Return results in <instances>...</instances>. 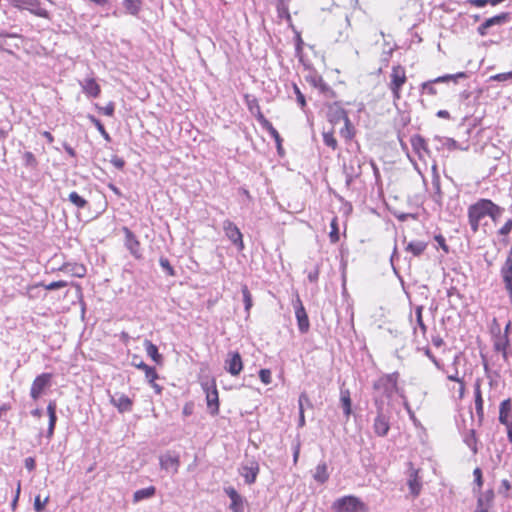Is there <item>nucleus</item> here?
Masks as SVG:
<instances>
[{
    "mask_svg": "<svg viewBox=\"0 0 512 512\" xmlns=\"http://www.w3.org/2000/svg\"><path fill=\"white\" fill-rule=\"evenodd\" d=\"M399 373L393 372L384 374L373 383L374 396L373 401L376 405V399L379 398L383 402L385 399H391L394 394L400 393L398 387Z\"/></svg>",
    "mask_w": 512,
    "mask_h": 512,
    "instance_id": "obj_1",
    "label": "nucleus"
},
{
    "mask_svg": "<svg viewBox=\"0 0 512 512\" xmlns=\"http://www.w3.org/2000/svg\"><path fill=\"white\" fill-rule=\"evenodd\" d=\"M488 199H480L468 208V221L473 233L479 230L480 222L488 216Z\"/></svg>",
    "mask_w": 512,
    "mask_h": 512,
    "instance_id": "obj_2",
    "label": "nucleus"
},
{
    "mask_svg": "<svg viewBox=\"0 0 512 512\" xmlns=\"http://www.w3.org/2000/svg\"><path fill=\"white\" fill-rule=\"evenodd\" d=\"M334 512H366V505L356 496L348 495L336 499L332 504Z\"/></svg>",
    "mask_w": 512,
    "mask_h": 512,
    "instance_id": "obj_3",
    "label": "nucleus"
},
{
    "mask_svg": "<svg viewBox=\"0 0 512 512\" xmlns=\"http://www.w3.org/2000/svg\"><path fill=\"white\" fill-rule=\"evenodd\" d=\"M407 465L408 469L405 472L406 485L409 489L407 497L415 499L420 495L423 486L422 478L419 475L420 469L415 468L412 462H409Z\"/></svg>",
    "mask_w": 512,
    "mask_h": 512,
    "instance_id": "obj_4",
    "label": "nucleus"
},
{
    "mask_svg": "<svg viewBox=\"0 0 512 512\" xmlns=\"http://www.w3.org/2000/svg\"><path fill=\"white\" fill-rule=\"evenodd\" d=\"M406 81L407 77L405 68L401 65L393 66L391 69L390 82L388 87L392 92L394 101H397L401 98V89Z\"/></svg>",
    "mask_w": 512,
    "mask_h": 512,
    "instance_id": "obj_5",
    "label": "nucleus"
},
{
    "mask_svg": "<svg viewBox=\"0 0 512 512\" xmlns=\"http://www.w3.org/2000/svg\"><path fill=\"white\" fill-rule=\"evenodd\" d=\"M201 386L206 394L207 408L211 415H217L219 412V396L214 379L201 381Z\"/></svg>",
    "mask_w": 512,
    "mask_h": 512,
    "instance_id": "obj_6",
    "label": "nucleus"
},
{
    "mask_svg": "<svg viewBox=\"0 0 512 512\" xmlns=\"http://www.w3.org/2000/svg\"><path fill=\"white\" fill-rule=\"evenodd\" d=\"M246 99H247V106H248V109L253 111V108H252V104L256 106L257 108V111H258V115H257V120L258 122L261 124V126L266 129L269 134L273 137V139L275 140L276 144H277V148H278V151L281 152L282 150V147H281V142H282V139L278 133V131L273 127V125L271 124V122L269 120H267L265 118V116L262 114L261 112V109H260V106L258 104V101L256 98H252V99H249L248 96H246Z\"/></svg>",
    "mask_w": 512,
    "mask_h": 512,
    "instance_id": "obj_7",
    "label": "nucleus"
},
{
    "mask_svg": "<svg viewBox=\"0 0 512 512\" xmlns=\"http://www.w3.org/2000/svg\"><path fill=\"white\" fill-rule=\"evenodd\" d=\"M377 416L374 419L373 429L376 435L384 437L390 429L389 417L384 413V403L376 399Z\"/></svg>",
    "mask_w": 512,
    "mask_h": 512,
    "instance_id": "obj_8",
    "label": "nucleus"
},
{
    "mask_svg": "<svg viewBox=\"0 0 512 512\" xmlns=\"http://www.w3.org/2000/svg\"><path fill=\"white\" fill-rule=\"evenodd\" d=\"M361 160L355 156L352 157L348 163L343 164V173L345 175V184L349 188L355 179L359 178L362 174Z\"/></svg>",
    "mask_w": 512,
    "mask_h": 512,
    "instance_id": "obj_9",
    "label": "nucleus"
},
{
    "mask_svg": "<svg viewBox=\"0 0 512 512\" xmlns=\"http://www.w3.org/2000/svg\"><path fill=\"white\" fill-rule=\"evenodd\" d=\"M259 471V464L254 459L246 461L239 468V474L244 478L245 483L248 485L255 483Z\"/></svg>",
    "mask_w": 512,
    "mask_h": 512,
    "instance_id": "obj_10",
    "label": "nucleus"
},
{
    "mask_svg": "<svg viewBox=\"0 0 512 512\" xmlns=\"http://www.w3.org/2000/svg\"><path fill=\"white\" fill-rule=\"evenodd\" d=\"M499 420L506 426L508 440L512 443V402L510 399L501 402Z\"/></svg>",
    "mask_w": 512,
    "mask_h": 512,
    "instance_id": "obj_11",
    "label": "nucleus"
},
{
    "mask_svg": "<svg viewBox=\"0 0 512 512\" xmlns=\"http://www.w3.org/2000/svg\"><path fill=\"white\" fill-rule=\"evenodd\" d=\"M51 379L52 374L50 373H42L34 379L30 389V396L33 400L40 398L44 389L50 385Z\"/></svg>",
    "mask_w": 512,
    "mask_h": 512,
    "instance_id": "obj_12",
    "label": "nucleus"
},
{
    "mask_svg": "<svg viewBox=\"0 0 512 512\" xmlns=\"http://www.w3.org/2000/svg\"><path fill=\"white\" fill-rule=\"evenodd\" d=\"M13 2L18 8L27 9L32 14L42 18H49V12L40 7L38 0H13Z\"/></svg>",
    "mask_w": 512,
    "mask_h": 512,
    "instance_id": "obj_13",
    "label": "nucleus"
},
{
    "mask_svg": "<svg viewBox=\"0 0 512 512\" xmlns=\"http://www.w3.org/2000/svg\"><path fill=\"white\" fill-rule=\"evenodd\" d=\"M225 369L232 376H237L243 369V362L239 352L230 351L225 360Z\"/></svg>",
    "mask_w": 512,
    "mask_h": 512,
    "instance_id": "obj_14",
    "label": "nucleus"
},
{
    "mask_svg": "<svg viewBox=\"0 0 512 512\" xmlns=\"http://www.w3.org/2000/svg\"><path fill=\"white\" fill-rule=\"evenodd\" d=\"M159 463H160L161 469H164L166 471L172 472L173 474H176L180 467V458H179V455L168 451L159 457Z\"/></svg>",
    "mask_w": 512,
    "mask_h": 512,
    "instance_id": "obj_15",
    "label": "nucleus"
},
{
    "mask_svg": "<svg viewBox=\"0 0 512 512\" xmlns=\"http://www.w3.org/2000/svg\"><path fill=\"white\" fill-rule=\"evenodd\" d=\"M122 231L125 235L126 248L136 259H141L142 253L140 248V242L138 241L136 235L128 227H123Z\"/></svg>",
    "mask_w": 512,
    "mask_h": 512,
    "instance_id": "obj_16",
    "label": "nucleus"
},
{
    "mask_svg": "<svg viewBox=\"0 0 512 512\" xmlns=\"http://www.w3.org/2000/svg\"><path fill=\"white\" fill-rule=\"evenodd\" d=\"M467 75L466 73L464 72H459V73H456V74H447V75H444V76H440L434 80H430V81H427V82H424L422 84V90L423 92H427L428 94L430 95H435L436 94V89L434 88V83H440V82H448L450 80H454L456 81L458 78H466Z\"/></svg>",
    "mask_w": 512,
    "mask_h": 512,
    "instance_id": "obj_17",
    "label": "nucleus"
},
{
    "mask_svg": "<svg viewBox=\"0 0 512 512\" xmlns=\"http://www.w3.org/2000/svg\"><path fill=\"white\" fill-rule=\"evenodd\" d=\"M223 230L230 241L237 245L239 249H243L242 233L232 221L225 220L223 222Z\"/></svg>",
    "mask_w": 512,
    "mask_h": 512,
    "instance_id": "obj_18",
    "label": "nucleus"
},
{
    "mask_svg": "<svg viewBox=\"0 0 512 512\" xmlns=\"http://www.w3.org/2000/svg\"><path fill=\"white\" fill-rule=\"evenodd\" d=\"M294 308H295V316L297 319L299 331L301 333L308 332L309 327H310L308 315H307L306 310L299 298H297L296 303L294 304Z\"/></svg>",
    "mask_w": 512,
    "mask_h": 512,
    "instance_id": "obj_19",
    "label": "nucleus"
},
{
    "mask_svg": "<svg viewBox=\"0 0 512 512\" xmlns=\"http://www.w3.org/2000/svg\"><path fill=\"white\" fill-rule=\"evenodd\" d=\"M225 493L231 500L230 509L232 512H244V498L235 490L234 487H226Z\"/></svg>",
    "mask_w": 512,
    "mask_h": 512,
    "instance_id": "obj_20",
    "label": "nucleus"
},
{
    "mask_svg": "<svg viewBox=\"0 0 512 512\" xmlns=\"http://www.w3.org/2000/svg\"><path fill=\"white\" fill-rule=\"evenodd\" d=\"M337 114L339 119H343L344 127L340 130V135L342 138L346 140H351L354 137L355 131L354 127L351 124L349 117L346 111L342 108L337 109Z\"/></svg>",
    "mask_w": 512,
    "mask_h": 512,
    "instance_id": "obj_21",
    "label": "nucleus"
},
{
    "mask_svg": "<svg viewBox=\"0 0 512 512\" xmlns=\"http://www.w3.org/2000/svg\"><path fill=\"white\" fill-rule=\"evenodd\" d=\"M110 402L118 409L120 413L129 412L132 410L133 402L125 394H115L111 396Z\"/></svg>",
    "mask_w": 512,
    "mask_h": 512,
    "instance_id": "obj_22",
    "label": "nucleus"
},
{
    "mask_svg": "<svg viewBox=\"0 0 512 512\" xmlns=\"http://www.w3.org/2000/svg\"><path fill=\"white\" fill-rule=\"evenodd\" d=\"M410 142L413 150L418 154V156L421 159L424 157L425 154H429L427 143L421 135H413L411 137Z\"/></svg>",
    "mask_w": 512,
    "mask_h": 512,
    "instance_id": "obj_23",
    "label": "nucleus"
},
{
    "mask_svg": "<svg viewBox=\"0 0 512 512\" xmlns=\"http://www.w3.org/2000/svg\"><path fill=\"white\" fill-rule=\"evenodd\" d=\"M329 477L327 463L324 461L320 462L313 472V479L320 484H324L328 481Z\"/></svg>",
    "mask_w": 512,
    "mask_h": 512,
    "instance_id": "obj_24",
    "label": "nucleus"
},
{
    "mask_svg": "<svg viewBox=\"0 0 512 512\" xmlns=\"http://www.w3.org/2000/svg\"><path fill=\"white\" fill-rule=\"evenodd\" d=\"M56 408H57V406H56L55 401H50L47 406V413L49 416V425H48V430H47L48 438H51L54 434V429H55V425H56V421H57Z\"/></svg>",
    "mask_w": 512,
    "mask_h": 512,
    "instance_id": "obj_25",
    "label": "nucleus"
},
{
    "mask_svg": "<svg viewBox=\"0 0 512 512\" xmlns=\"http://www.w3.org/2000/svg\"><path fill=\"white\" fill-rule=\"evenodd\" d=\"M299 405V422L298 426L303 427L305 425L304 407L308 406L312 408V403L306 393H301L298 399Z\"/></svg>",
    "mask_w": 512,
    "mask_h": 512,
    "instance_id": "obj_26",
    "label": "nucleus"
},
{
    "mask_svg": "<svg viewBox=\"0 0 512 512\" xmlns=\"http://www.w3.org/2000/svg\"><path fill=\"white\" fill-rule=\"evenodd\" d=\"M501 275L505 285H507V279L509 283L512 284V247L510 248L507 259L501 268Z\"/></svg>",
    "mask_w": 512,
    "mask_h": 512,
    "instance_id": "obj_27",
    "label": "nucleus"
},
{
    "mask_svg": "<svg viewBox=\"0 0 512 512\" xmlns=\"http://www.w3.org/2000/svg\"><path fill=\"white\" fill-rule=\"evenodd\" d=\"M83 91L91 97H98L100 94V86L93 78L85 79L82 84Z\"/></svg>",
    "mask_w": 512,
    "mask_h": 512,
    "instance_id": "obj_28",
    "label": "nucleus"
},
{
    "mask_svg": "<svg viewBox=\"0 0 512 512\" xmlns=\"http://www.w3.org/2000/svg\"><path fill=\"white\" fill-rule=\"evenodd\" d=\"M156 493V488L154 486H149L143 489H139L133 494V502L137 503L145 499H149L153 497Z\"/></svg>",
    "mask_w": 512,
    "mask_h": 512,
    "instance_id": "obj_29",
    "label": "nucleus"
},
{
    "mask_svg": "<svg viewBox=\"0 0 512 512\" xmlns=\"http://www.w3.org/2000/svg\"><path fill=\"white\" fill-rule=\"evenodd\" d=\"M432 190V199L434 200V202L441 204L443 195L441 191L440 178L437 174H435L432 178Z\"/></svg>",
    "mask_w": 512,
    "mask_h": 512,
    "instance_id": "obj_30",
    "label": "nucleus"
},
{
    "mask_svg": "<svg viewBox=\"0 0 512 512\" xmlns=\"http://www.w3.org/2000/svg\"><path fill=\"white\" fill-rule=\"evenodd\" d=\"M144 347H145L146 354L149 357H151L153 361H155L158 364L162 362V356L159 354L158 348L156 345H154L149 340H145Z\"/></svg>",
    "mask_w": 512,
    "mask_h": 512,
    "instance_id": "obj_31",
    "label": "nucleus"
},
{
    "mask_svg": "<svg viewBox=\"0 0 512 512\" xmlns=\"http://www.w3.org/2000/svg\"><path fill=\"white\" fill-rule=\"evenodd\" d=\"M427 243L424 241H411L406 246V251L414 256H420L426 249Z\"/></svg>",
    "mask_w": 512,
    "mask_h": 512,
    "instance_id": "obj_32",
    "label": "nucleus"
},
{
    "mask_svg": "<svg viewBox=\"0 0 512 512\" xmlns=\"http://www.w3.org/2000/svg\"><path fill=\"white\" fill-rule=\"evenodd\" d=\"M340 401L342 404L343 412L345 416L348 418L351 415V398L349 390H341L340 392Z\"/></svg>",
    "mask_w": 512,
    "mask_h": 512,
    "instance_id": "obj_33",
    "label": "nucleus"
},
{
    "mask_svg": "<svg viewBox=\"0 0 512 512\" xmlns=\"http://www.w3.org/2000/svg\"><path fill=\"white\" fill-rule=\"evenodd\" d=\"M135 366L145 372V377L148 382H153L158 378V374L155 368L148 366L143 361H140L138 364H135Z\"/></svg>",
    "mask_w": 512,
    "mask_h": 512,
    "instance_id": "obj_34",
    "label": "nucleus"
},
{
    "mask_svg": "<svg viewBox=\"0 0 512 512\" xmlns=\"http://www.w3.org/2000/svg\"><path fill=\"white\" fill-rule=\"evenodd\" d=\"M67 285H68V283L66 281H63V280L54 281V282H51L48 285H45L43 283H37V284H34V285L30 286L28 288V291L31 292V291L37 289L40 286L44 287L46 290H57V289L64 288Z\"/></svg>",
    "mask_w": 512,
    "mask_h": 512,
    "instance_id": "obj_35",
    "label": "nucleus"
},
{
    "mask_svg": "<svg viewBox=\"0 0 512 512\" xmlns=\"http://www.w3.org/2000/svg\"><path fill=\"white\" fill-rule=\"evenodd\" d=\"M510 20V14L508 12H503L498 15H495L491 18L486 19L487 24H489L490 27L495 25H502L507 23Z\"/></svg>",
    "mask_w": 512,
    "mask_h": 512,
    "instance_id": "obj_36",
    "label": "nucleus"
},
{
    "mask_svg": "<svg viewBox=\"0 0 512 512\" xmlns=\"http://www.w3.org/2000/svg\"><path fill=\"white\" fill-rule=\"evenodd\" d=\"M488 203L490 207H488V216L492 218L494 222L498 221V219L501 217L504 209L495 203H493L491 200L488 199Z\"/></svg>",
    "mask_w": 512,
    "mask_h": 512,
    "instance_id": "obj_37",
    "label": "nucleus"
},
{
    "mask_svg": "<svg viewBox=\"0 0 512 512\" xmlns=\"http://www.w3.org/2000/svg\"><path fill=\"white\" fill-rule=\"evenodd\" d=\"M140 3V0H124L123 6L129 14L136 15L140 10Z\"/></svg>",
    "mask_w": 512,
    "mask_h": 512,
    "instance_id": "obj_38",
    "label": "nucleus"
},
{
    "mask_svg": "<svg viewBox=\"0 0 512 512\" xmlns=\"http://www.w3.org/2000/svg\"><path fill=\"white\" fill-rule=\"evenodd\" d=\"M241 292H242V296H243V302L245 305V311L247 314H249L250 309L253 306L252 295H251L247 285H242Z\"/></svg>",
    "mask_w": 512,
    "mask_h": 512,
    "instance_id": "obj_39",
    "label": "nucleus"
},
{
    "mask_svg": "<svg viewBox=\"0 0 512 512\" xmlns=\"http://www.w3.org/2000/svg\"><path fill=\"white\" fill-rule=\"evenodd\" d=\"M474 394H475V408H476V412H477V414L479 416H482L483 415V399H482L481 389H480V385L479 384H477L475 386Z\"/></svg>",
    "mask_w": 512,
    "mask_h": 512,
    "instance_id": "obj_40",
    "label": "nucleus"
},
{
    "mask_svg": "<svg viewBox=\"0 0 512 512\" xmlns=\"http://www.w3.org/2000/svg\"><path fill=\"white\" fill-rule=\"evenodd\" d=\"M331 231L329 233V239L331 243H337L339 241V228H338V219L334 217L330 223Z\"/></svg>",
    "mask_w": 512,
    "mask_h": 512,
    "instance_id": "obj_41",
    "label": "nucleus"
},
{
    "mask_svg": "<svg viewBox=\"0 0 512 512\" xmlns=\"http://www.w3.org/2000/svg\"><path fill=\"white\" fill-rule=\"evenodd\" d=\"M69 201L73 203L77 208H84L87 205V201L81 197L77 192L73 191L69 194Z\"/></svg>",
    "mask_w": 512,
    "mask_h": 512,
    "instance_id": "obj_42",
    "label": "nucleus"
},
{
    "mask_svg": "<svg viewBox=\"0 0 512 512\" xmlns=\"http://www.w3.org/2000/svg\"><path fill=\"white\" fill-rule=\"evenodd\" d=\"M89 119L90 121L95 125V127L97 128V130L101 133V135L104 137L105 140L107 141H110V135L108 134V132L105 130V127L103 126V124L101 123V121L99 119H97L95 116L93 115H90L89 116Z\"/></svg>",
    "mask_w": 512,
    "mask_h": 512,
    "instance_id": "obj_43",
    "label": "nucleus"
},
{
    "mask_svg": "<svg viewBox=\"0 0 512 512\" xmlns=\"http://www.w3.org/2000/svg\"><path fill=\"white\" fill-rule=\"evenodd\" d=\"M464 441L467 444V446L469 448H471L473 453L477 452L476 437H475V431L474 430H470L469 431V433L465 436Z\"/></svg>",
    "mask_w": 512,
    "mask_h": 512,
    "instance_id": "obj_44",
    "label": "nucleus"
},
{
    "mask_svg": "<svg viewBox=\"0 0 512 512\" xmlns=\"http://www.w3.org/2000/svg\"><path fill=\"white\" fill-rule=\"evenodd\" d=\"M323 142L326 146L335 150L337 148V140L335 139L332 132L323 133Z\"/></svg>",
    "mask_w": 512,
    "mask_h": 512,
    "instance_id": "obj_45",
    "label": "nucleus"
},
{
    "mask_svg": "<svg viewBox=\"0 0 512 512\" xmlns=\"http://www.w3.org/2000/svg\"><path fill=\"white\" fill-rule=\"evenodd\" d=\"M349 28H350V20L348 16L345 18V27L343 30L339 31V36L336 38L337 42H344L349 37Z\"/></svg>",
    "mask_w": 512,
    "mask_h": 512,
    "instance_id": "obj_46",
    "label": "nucleus"
},
{
    "mask_svg": "<svg viewBox=\"0 0 512 512\" xmlns=\"http://www.w3.org/2000/svg\"><path fill=\"white\" fill-rule=\"evenodd\" d=\"M24 165L27 167L35 168L37 166V160L34 154L30 151H26L23 154Z\"/></svg>",
    "mask_w": 512,
    "mask_h": 512,
    "instance_id": "obj_47",
    "label": "nucleus"
},
{
    "mask_svg": "<svg viewBox=\"0 0 512 512\" xmlns=\"http://www.w3.org/2000/svg\"><path fill=\"white\" fill-rule=\"evenodd\" d=\"M422 311H423V306H417L415 309L417 324H418L419 328L421 329L422 333L424 334L427 330V327L424 324V321L422 318Z\"/></svg>",
    "mask_w": 512,
    "mask_h": 512,
    "instance_id": "obj_48",
    "label": "nucleus"
},
{
    "mask_svg": "<svg viewBox=\"0 0 512 512\" xmlns=\"http://www.w3.org/2000/svg\"><path fill=\"white\" fill-rule=\"evenodd\" d=\"M159 264L160 266L162 267V269L169 275V276H174L175 275V270L174 268L171 266L169 260L165 257H161L160 260H159Z\"/></svg>",
    "mask_w": 512,
    "mask_h": 512,
    "instance_id": "obj_49",
    "label": "nucleus"
},
{
    "mask_svg": "<svg viewBox=\"0 0 512 512\" xmlns=\"http://www.w3.org/2000/svg\"><path fill=\"white\" fill-rule=\"evenodd\" d=\"M440 141L442 142V145L447 147V149H449V150L461 149L459 147L458 143L452 138H443V139H440Z\"/></svg>",
    "mask_w": 512,
    "mask_h": 512,
    "instance_id": "obj_50",
    "label": "nucleus"
},
{
    "mask_svg": "<svg viewBox=\"0 0 512 512\" xmlns=\"http://www.w3.org/2000/svg\"><path fill=\"white\" fill-rule=\"evenodd\" d=\"M400 397L403 399V405H404V408L406 409L410 419L416 423L417 419H416V416H415V413L412 411L409 403H408V400L407 398L405 397L404 394H400Z\"/></svg>",
    "mask_w": 512,
    "mask_h": 512,
    "instance_id": "obj_51",
    "label": "nucleus"
},
{
    "mask_svg": "<svg viewBox=\"0 0 512 512\" xmlns=\"http://www.w3.org/2000/svg\"><path fill=\"white\" fill-rule=\"evenodd\" d=\"M259 377L264 384L268 385L271 383V371L269 369H261Z\"/></svg>",
    "mask_w": 512,
    "mask_h": 512,
    "instance_id": "obj_52",
    "label": "nucleus"
},
{
    "mask_svg": "<svg viewBox=\"0 0 512 512\" xmlns=\"http://www.w3.org/2000/svg\"><path fill=\"white\" fill-rule=\"evenodd\" d=\"M47 502H48V497L45 498L43 501H41L40 496H36V498L34 500V509H35V511L36 512H41L44 509V507H45Z\"/></svg>",
    "mask_w": 512,
    "mask_h": 512,
    "instance_id": "obj_53",
    "label": "nucleus"
},
{
    "mask_svg": "<svg viewBox=\"0 0 512 512\" xmlns=\"http://www.w3.org/2000/svg\"><path fill=\"white\" fill-rule=\"evenodd\" d=\"M99 110L106 116H113L115 105L113 102H109L105 107H100Z\"/></svg>",
    "mask_w": 512,
    "mask_h": 512,
    "instance_id": "obj_54",
    "label": "nucleus"
},
{
    "mask_svg": "<svg viewBox=\"0 0 512 512\" xmlns=\"http://www.w3.org/2000/svg\"><path fill=\"white\" fill-rule=\"evenodd\" d=\"M490 79L494 80V81H507V80L512 79V73L511 72L499 73L494 76H491Z\"/></svg>",
    "mask_w": 512,
    "mask_h": 512,
    "instance_id": "obj_55",
    "label": "nucleus"
},
{
    "mask_svg": "<svg viewBox=\"0 0 512 512\" xmlns=\"http://www.w3.org/2000/svg\"><path fill=\"white\" fill-rule=\"evenodd\" d=\"M512 230V219L506 221V223L499 229L500 235H508Z\"/></svg>",
    "mask_w": 512,
    "mask_h": 512,
    "instance_id": "obj_56",
    "label": "nucleus"
},
{
    "mask_svg": "<svg viewBox=\"0 0 512 512\" xmlns=\"http://www.w3.org/2000/svg\"><path fill=\"white\" fill-rule=\"evenodd\" d=\"M473 475H474V481L475 483L477 484L478 488H480L482 486V471L480 468H476L474 469L473 471Z\"/></svg>",
    "mask_w": 512,
    "mask_h": 512,
    "instance_id": "obj_57",
    "label": "nucleus"
},
{
    "mask_svg": "<svg viewBox=\"0 0 512 512\" xmlns=\"http://www.w3.org/2000/svg\"><path fill=\"white\" fill-rule=\"evenodd\" d=\"M479 497L484 498V504L487 505V508H489L490 503L494 497V493L492 490H488L484 494L480 495Z\"/></svg>",
    "mask_w": 512,
    "mask_h": 512,
    "instance_id": "obj_58",
    "label": "nucleus"
},
{
    "mask_svg": "<svg viewBox=\"0 0 512 512\" xmlns=\"http://www.w3.org/2000/svg\"><path fill=\"white\" fill-rule=\"evenodd\" d=\"M294 91L297 96V102L300 104L301 107H304L306 104L304 95L301 93V91L296 85H294Z\"/></svg>",
    "mask_w": 512,
    "mask_h": 512,
    "instance_id": "obj_59",
    "label": "nucleus"
},
{
    "mask_svg": "<svg viewBox=\"0 0 512 512\" xmlns=\"http://www.w3.org/2000/svg\"><path fill=\"white\" fill-rule=\"evenodd\" d=\"M111 163L117 168V169H122L125 165V161L118 157V156H113L112 159H111Z\"/></svg>",
    "mask_w": 512,
    "mask_h": 512,
    "instance_id": "obj_60",
    "label": "nucleus"
},
{
    "mask_svg": "<svg viewBox=\"0 0 512 512\" xmlns=\"http://www.w3.org/2000/svg\"><path fill=\"white\" fill-rule=\"evenodd\" d=\"M475 512H488V508L487 505L484 504L483 497H478L477 509L475 510Z\"/></svg>",
    "mask_w": 512,
    "mask_h": 512,
    "instance_id": "obj_61",
    "label": "nucleus"
},
{
    "mask_svg": "<svg viewBox=\"0 0 512 512\" xmlns=\"http://www.w3.org/2000/svg\"><path fill=\"white\" fill-rule=\"evenodd\" d=\"M36 467L35 459L33 457H28L25 459V468L29 471H33Z\"/></svg>",
    "mask_w": 512,
    "mask_h": 512,
    "instance_id": "obj_62",
    "label": "nucleus"
},
{
    "mask_svg": "<svg viewBox=\"0 0 512 512\" xmlns=\"http://www.w3.org/2000/svg\"><path fill=\"white\" fill-rule=\"evenodd\" d=\"M435 240L439 244V246L447 253L448 252V246L446 245L445 238L442 235H436Z\"/></svg>",
    "mask_w": 512,
    "mask_h": 512,
    "instance_id": "obj_63",
    "label": "nucleus"
},
{
    "mask_svg": "<svg viewBox=\"0 0 512 512\" xmlns=\"http://www.w3.org/2000/svg\"><path fill=\"white\" fill-rule=\"evenodd\" d=\"M490 28L489 24L485 20L478 28L477 31L481 36H485L487 34V30Z\"/></svg>",
    "mask_w": 512,
    "mask_h": 512,
    "instance_id": "obj_64",
    "label": "nucleus"
}]
</instances>
